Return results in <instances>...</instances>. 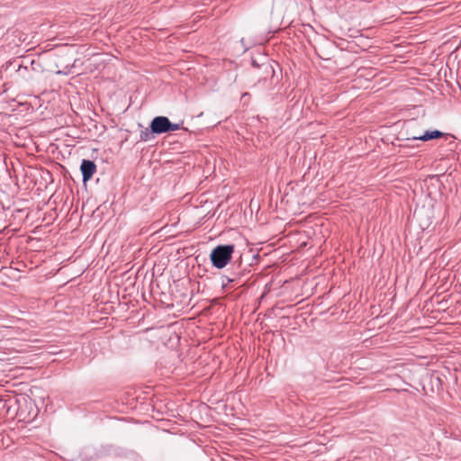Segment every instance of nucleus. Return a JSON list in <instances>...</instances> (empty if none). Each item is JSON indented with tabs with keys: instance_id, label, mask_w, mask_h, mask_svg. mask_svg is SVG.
Masks as SVG:
<instances>
[{
	"instance_id": "nucleus-1",
	"label": "nucleus",
	"mask_w": 461,
	"mask_h": 461,
	"mask_svg": "<svg viewBox=\"0 0 461 461\" xmlns=\"http://www.w3.org/2000/svg\"><path fill=\"white\" fill-rule=\"evenodd\" d=\"M233 251V245L217 246L210 255L212 265L217 268L224 267L230 262Z\"/></svg>"
},
{
	"instance_id": "nucleus-2",
	"label": "nucleus",
	"mask_w": 461,
	"mask_h": 461,
	"mask_svg": "<svg viewBox=\"0 0 461 461\" xmlns=\"http://www.w3.org/2000/svg\"><path fill=\"white\" fill-rule=\"evenodd\" d=\"M179 128V124L172 123L169 119L165 116L155 117L150 123V130L156 134L177 131Z\"/></svg>"
},
{
	"instance_id": "nucleus-3",
	"label": "nucleus",
	"mask_w": 461,
	"mask_h": 461,
	"mask_svg": "<svg viewBox=\"0 0 461 461\" xmlns=\"http://www.w3.org/2000/svg\"><path fill=\"white\" fill-rule=\"evenodd\" d=\"M170 292L171 290H142L141 296L144 300H147V296L152 297L156 301H159L163 306L169 308L174 307Z\"/></svg>"
},
{
	"instance_id": "nucleus-5",
	"label": "nucleus",
	"mask_w": 461,
	"mask_h": 461,
	"mask_svg": "<svg viewBox=\"0 0 461 461\" xmlns=\"http://www.w3.org/2000/svg\"><path fill=\"white\" fill-rule=\"evenodd\" d=\"M446 134L443 133L442 131H438V130H434V131H427L424 132V134L420 135V136H412L411 139H412V140H423V141H428V140H430L441 138V137H443Z\"/></svg>"
},
{
	"instance_id": "nucleus-4",
	"label": "nucleus",
	"mask_w": 461,
	"mask_h": 461,
	"mask_svg": "<svg viewBox=\"0 0 461 461\" xmlns=\"http://www.w3.org/2000/svg\"><path fill=\"white\" fill-rule=\"evenodd\" d=\"M84 182L88 181L96 171L95 164L91 160L84 159L80 167Z\"/></svg>"
}]
</instances>
